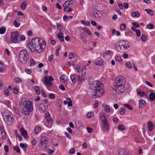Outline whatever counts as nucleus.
I'll use <instances>...</instances> for the list:
<instances>
[{"label": "nucleus", "mask_w": 155, "mask_h": 155, "mask_svg": "<svg viewBox=\"0 0 155 155\" xmlns=\"http://www.w3.org/2000/svg\"><path fill=\"white\" fill-rule=\"evenodd\" d=\"M32 44L28 43V46L32 51L40 53L45 50L46 43L42 39L35 38L32 40Z\"/></svg>", "instance_id": "nucleus-1"}, {"label": "nucleus", "mask_w": 155, "mask_h": 155, "mask_svg": "<svg viewBox=\"0 0 155 155\" xmlns=\"http://www.w3.org/2000/svg\"><path fill=\"white\" fill-rule=\"evenodd\" d=\"M94 94L92 95V97L94 98L101 97L104 94V85L103 84L98 81H96L94 84Z\"/></svg>", "instance_id": "nucleus-2"}, {"label": "nucleus", "mask_w": 155, "mask_h": 155, "mask_svg": "<svg viewBox=\"0 0 155 155\" xmlns=\"http://www.w3.org/2000/svg\"><path fill=\"white\" fill-rule=\"evenodd\" d=\"M19 104L20 105H22L23 113L26 115H29L33 110V107L30 101H21Z\"/></svg>", "instance_id": "nucleus-3"}, {"label": "nucleus", "mask_w": 155, "mask_h": 155, "mask_svg": "<svg viewBox=\"0 0 155 155\" xmlns=\"http://www.w3.org/2000/svg\"><path fill=\"white\" fill-rule=\"evenodd\" d=\"M131 48V44L128 41L125 40L121 41L119 42V45L116 46L117 50L122 53L125 52L126 50L130 49Z\"/></svg>", "instance_id": "nucleus-4"}, {"label": "nucleus", "mask_w": 155, "mask_h": 155, "mask_svg": "<svg viewBox=\"0 0 155 155\" xmlns=\"http://www.w3.org/2000/svg\"><path fill=\"white\" fill-rule=\"evenodd\" d=\"M3 117L6 124L10 125L13 123L14 119L12 116L11 113L9 111L7 110L5 111L3 113Z\"/></svg>", "instance_id": "nucleus-5"}, {"label": "nucleus", "mask_w": 155, "mask_h": 155, "mask_svg": "<svg viewBox=\"0 0 155 155\" xmlns=\"http://www.w3.org/2000/svg\"><path fill=\"white\" fill-rule=\"evenodd\" d=\"M19 59L20 61L22 63H25L29 58V56L27 51L23 49L19 53Z\"/></svg>", "instance_id": "nucleus-6"}, {"label": "nucleus", "mask_w": 155, "mask_h": 155, "mask_svg": "<svg viewBox=\"0 0 155 155\" xmlns=\"http://www.w3.org/2000/svg\"><path fill=\"white\" fill-rule=\"evenodd\" d=\"M124 84L120 83L118 81L113 83V89L118 93H122L125 90Z\"/></svg>", "instance_id": "nucleus-7"}, {"label": "nucleus", "mask_w": 155, "mask_h": 155, "mask_svg": "<svg viewBox=\"0 0 155 155\" xmlns=\"http://www.w3.org/2000/svg\"><path fill=\"white\" fill-rule=\"evenodd\" d=\"M101 120V127L104 131L107 132L109 128L108 123L104 115H101L100 116Z\"/></svg>", "instance_id": "nucleus-8"}, {"label": "nucleus", "mask_w": 155, "mask_h": 155, "mask_svg": "<svg viewBox=\"0 0 155 155\" xmlns=\"http://www.w3.org/2000/svg\"><path fill=\"white\" fill-rule=\"evenodd\" d=\"M20 35L18 31L12 32L11 35V41L14 43H19L20 41Z\"/></svg>", "instance_id": "nucleus-9"}, {"label": "nucleus", "mask_w": 155, "mask_h": 155, "mask_svg": "<svg viewBox=\"0 0 155 155\" xmlns=\"http://www.w3.org/2000/svg\"><path fill=\"white\" fill-rule=\"evenodd\" d=\"M44 78L45 82L49 86H51L52 83L51 81L54 80V78L51 76H50L49 78H48L47 76H46L44 77Z\"/></svg>", "instance_id": "nucleus-10"}, {"label": "nucleus", "mask_w": 155, "mask_h": 155, "mask_svg": "<svg viewBox=\"0 0 155 155\" xmlns=\"http://www.w3.org/2000/svg\"><path fill=\"white\" fill-rule=\"evenodd\" d=\"M85 75V72H84L82 74L81 76L78 75L77 76V79L79 84H81L82 82L84 81Z\"/></svg>", "instance_id": "nucleus-11"}, {"label": "nucleus", "mask_w": 155, "mask_h": 155, "mask_svg": "<svg viewBox=\"0 0 155 155\" xmlns=\"http://www.w3.org/2000/svg\"><path fill=\"white\" fill-rule=\"evenodd\" d=\"M48 107V104H44L41 103L39 105L38 109L41 113H44L46 111Z\"/></svg>", "instance_id": "nucleus-12"}, {"label": "nucleus", "mask_w": 155, "mask_h": 155, "mask_svg": "<svg viewBox=\"0 0 155 155\" xmlns=\"http://www.w3.org/2000/svg\"><path fill=\"white\" fill-rule=\"evenodd\" d=\"M45 118L46 121L50 125H51L53 123V120L51 117L50 114L48 113L45 114Z\"/></svg>", "instance_id": "nucleus-13"}, {"label": "nucleus", "mask_w": 155, "mask_h": 155, "mask_svg": "<svg viewBox=\"0 0 155 155\" xmlns=\"http://www.w3.org/2000/svg\"><path fill=\"white\" fill-rule=\"evenodd\" d=\"M117 81H118L120 83L125 84L124 78L121 76H118L117 77L115 82H117Z\"/></svg>", "instance_id": "nucleus-14"}, {"label": "nucleus", "mask_w": 155, "mask_h": 155, "mask_svg": "<svg viewBox=\"0 0 155 155\" xmlns=\"http://www.w3.org/2000/svg\"><path fill=\"white\" fill-rule=\"evenodd\" d=\"M20 131L22 133L23 136L25 138H26L28 137L26 131L25 130L23 127H21V128Z\"/></svg>", "instance_id": "nucleus-15"}, {"label": "nucleus", "mask_w": 155, "mask_h": 155, "mask_svg": "<svg viewBox=\"0 0 155 155\" xmlns=\"http://www.w3.org/2000/svg\"><path fill=\"white\" fill-rule=\"evenodd\" d=\"M5 67L2 62L0 61V72L3 73L5 72Z\"/></svg>", "instance_id": "nucleus-16"}, {"label": "nucleus", "mask_w": 155, "mask_h": 155, "mask_svg": "<svg viewBox=\"0 0 155 155\" xmlns=\"http://www.w3.org/2000/svg\"><path fill=\"white\" fill-rule=\"evenodd\" d=\"M146 104V102L144 100L142 99L139 101V107L142 108L144 107Z\"/></svg>", "instance_id": "nucleus-17"}, {"label": "nucleus", "mask_w": 155, "mask_h": 155, "mask_svg": "<svg viewBox=\"0 0 155 155\" xmlns=\"http://www.w3.org/2000/svg\"><path fill=\"white\" fill-rule=\"evenodd\" d=\"M39 141L40 142H47L48 143V138L45 136H41L40 137Z\"/></svg>", "instance_id": "nucleus-18"}, {"label": "nucleus", "mask_w": 155, "mask_h": 155, "mask_svg": "<svg viewBox=\"0 0 155 155\" xmlns=\"http://www.w3.org/2000/svg\"><path fill=\"white\" fill-rule=\"evenodd\" d=\"M94 63L96 65L102 66L103 64V61L101 59H99L96 60Z\"/></svg>", "instance_id": "nucleus-19"}, {"label": "nucleus", "mask_w": 155, "mask_h": 155, "mask_svg": "<svg viewBox=\"0 0 155 155\" xmlns=\"http://www.w3.org/2000/svg\"><path fill=\"white\" fill-rule=\"evenodd\" d=\"M94 15L95 17L96 18H100L102 16V14L100 12L98 11H94Z\"/></svg>", "instance_id": "nucleus-20"}, {"label": "nucleus", "mask_w": 155, "mask_h": 155, "mask_svg": "<svg viewBox=\"0 0 155 155\" xmlns=\"http://www.w3.org/2000/svg\"><path fill=\"white\" fill-rule=\"evenodd\" d=\"M102 107L103 108L104 110L107 113H108L110 111V107L106 105H103Z\"/></svg>", "instance_id": "nucleus-21"}, {"label": "nucleus", "mask_w": 155, "mask_h": 155, "mask_svg": "<svg viewBox=\"0 0 155 155\" xmlns=\"http://www.w3.org/2000/svg\"><path fill=\"white\" fill-rule=\"evenodd\" d=\"M148 127L149 131H151L153 129L154 127V124L151 121L148 122Z\"/></svg>", "instance_id": "nucleus-22"}, {"label": "nucleus", "mask_w": 155, "mask_h": 155, "mask_svg": "<svg viewBox=\"0 0 155 155\" xmlns=\"http://www.w3.org/2000/svg\"><path fill=\"white\" fill-rule=\"evenodd\" d=\"M71 79L72 83L74 84L76 82L77 79L75 78L74 74H71L70 76Z\"/></svg>", "instance_id": "nucleus-23"}, {"label": "nucleus", "mask_w": 155, "mask_h": 155, "mask_svg": "<svg viewBox=\"0 0 155 155\" xmlns=\"http://www.w3.org/2000/svg\"><path fill=\"white\" fill-rule=\"evenodd\" d=\"M34 89L35 93L37 95H39L40 94L41 91L39 87L38 86H35V87Z\"/></svg>", "instance_id": "nucleus-24"}, {"label": "nucleus", "mask_w": 155, "mask_h": 155, "mask_svg": "<svg viewBox=\"0 0 155 155\" xmlns=\"http://www.w3.org/2000/svg\"><path fill=\"white\" fill-rule=\"evenodd\" d=\"M48 143L47 142H41L40 144L41 147L42 148V149L45 150L47 148L46 146Z\"/></svg>", "instance_id": "nucleus-25"}, {"label": "nucleus", "mask_w": 155, "mask_h": 155, "mask_svg": "<svg viewBox=\"0 0 155 155\" xmlns=\"http://www.w3.org/2000/svg\"><path fill=\"white\" fill-rule=\"evenodd\" d=\"M131 16L134 17H138L140 16V14L139 13V12H138L137 11H136L135 12H133L131 13Z\"/></svg>", "instance_id": "nucleus-26"}, {"label": "nucleus", "mask_w": 155, "mask_h": 155, "mask_svg": "<svg viewBox=\"0 0 155 155\" xmlns=\"http://www.w3.org/2000/svg\"><path fill=\"white\" fill-rule=\"evenodd\" d=\"M41 130V128L40 127L37 126L35 127L34 129L35 134H37Z\"/></svg>", "instance_id": "nucleus-27"}, {"label": "nucleus", "mask_w": 155, "mask_h": 155, "mask_svg": "<svg viewBox=\"0 0 155 155\" xmlns=\"http://www.w3.org/2000/svg\"><path fill=\"white\" fill-rule=\"evenodd\" d=\"M137 93L138 95H140L141 96H143L145 92L143 91H141L139 89H137Z\"/></svg>", "instance_id": "nucleus-28"}, {"label": "nucleus", "mask_w": 155, "mask_h": 155, "mask_svg": "<svg viewBox=\"0 0 155 155\" xmlns=\"http://www.w3.org/2000/svg\"><path fill=\"white\" fill-rule=\"evenodd\" d=\"M115 60L119 62L120 63L122 62V60L121 57L120 56L117 55H116L115 57Z\"/></svg>", "instance_id": "nucleus-29"}, {"label": "nucleus", "mask_w": 155, "mask_h": 155, "mask_svg": "<svg viewBox=\"0 0 155 155\" xmlns=\"http://www.w3.org/2000/svg\"><path fill=\"white\" fill-rule=\"evenodd\" d=\"M20 147L22 148L23 150L25 151H26V148L27 147V144L26 143H21L20 144Z\"/></svg>", "instance_id": "nucleus-30"}, {"label": "nucleus", "mask_w": 155, "mask_h": 155, "mask_svg": "<svg viewBox=\"0 0 155 155\" xmlns=\"http://www.w3.org/2000/svg\"><path fill=\"white\" fill-rule=\"evenodd\" d=\"M73 2L72 0H69L68 1H65L64 3V5H66L68 7H69L70 5L73 4Z\"/></svg>", "instance_id": "nucleus-31"}, {"label": "nucleus", "mask_w": 155, "mask_h": 155, "mask_svg": "<svg viewBox=\"0 0 155 155\" xmlns=\"http://www.w3.org/2000/svg\"><path fill=\"white\" fill-rule=\"evenodd\" d=\"M145 10L147 12V13L150 15L152 16L154 15V12L152 10L150 9H145Z\"/></svg>", "instance_id": "nucleus-32"}, {"label": "nucleus", "mask_w": 155, "mask_h": 155, "mask_svg": "<svg viewBox=\"0 0 155 155\" xmlns=\"http://www.w3.org/2000/svg\"><path fill=\"white\" fill-rule=\"evenodd\" d=\"M149 98L151 101H153L155 98V95L153 92H151L149 96Z\"/></svg>", "instance_id": "nucleus-33"}, {"label": "nucleus", "mask_w": 155, "mask_h": 155, "mask_svg": "<svg viewBox=\"0 0 155 155\" xmlns=\"http://www.w3.org/2000/svg\"><path fill=\"white\" fill-rule=\"evenodd\" d=\"M83 30L87 33L88 35H91V33L90 31V30L86 28H83Z\"/></svg>", "instance_id": "nucleus-34"}, {"label": "nucleus", "mask_w": 155, "mask_h": 155, "mask_svg": "<svg viewBox=\"0 0 155 155\" xmlns=\"http://www.w3.org/2000/svg\"><path fill=\"white\" fill-rule=\"evenodd\" d=\"M147 39V37L144 34L142 35L141 37V39L143 42L145 41Z\"/></svg>", "instance_id": "nucleus-35"}, {"label": "nucleus", "mask_w": 155, "mask_h": 155, "mask_svg": "<svg viewBox=\"0 0 155 155\" xmlns=\"http://www.w3.org/2000/svg\"><path fill=\"white\" fill-rule=\"evenodd\" d=\"M118 129L121 131L124 130L125 129V127L124 125L122 124L119 125L118 126Z\"/></svg>", "instance_id": "nucleus-36"}, {"label": "nucleus", "mask_w": 155, "mask_h": 155, "mask_svg": "<svg viewBox=\"0 0 155 155\" xmlns=\"http://www.w3.org/2000/svg\"><path fill=\"white\" fill-rule=\"evenodd\" d=\"M14 81L16 83L21 82L22 81V79L16 77L14 79Z\"/></svg>", "instance_id": "nucleus-37"}, {"label": "nucleus", "mask_w": 155, "mask_h": 155, "mask_svg": "<svg viewBox=\"0 0 155 155\" xmlns=\"http://www.w3.org/2000/svg\"><path fill=\"white\" fill-rule=\"evenodd\" d=\"M125 109L124 107L121 108L119 110V112L121 115H123L125 113Z\"/></svg>", "instance_id": "nucleus-38"}, {"label": "nucleus", "mask_w": 155, "mask_h": 155, "mask_svg": "<svg viewBox=\"0 0 155 155\" xmlns=\"http://www.w3.org/2000/svg\"><path fill=\"white\" fill-rule=\"evenodd\" d=\"M14 149L18 153L20 152V150L19 147L17 146H14L13 147Z\"/></svg>", "instance_id": "nucleus-39"}, {"label": "nucleus", "mask_w": 155, "mask_h": 155, "mask_svg": "<svg viewBox=\"0 0 155 155\" xmlns=\"http://www.w3.org/2000/svg\"><path fill=\"white\" fill-rule=\"evenodd\" d=\"M68 105L69 106H71L72 105V102L70 98H68L67 99Z\"/></svg>", "instance_id": "nucleus-40"}, {"label": "nucleus", "mask_w": 155, "mask_h": 155, "mask_svg": "<svg viewBox=\"0 0 155 155\" xmlns=\"http://www.w3.org/2000/svg\"><path fill=\"white\" fill-rule=\"evenodd\" d=\"M6 29L5 27H3L0 28V34H3L5 32Z\"/></svg>", "instance_id": "nucleus-41"}, {"label": "nucleus", "mask_w": 155, "mask_h": 155, "mask_svg": "<svg viewBox=\"0 0 155 155\" xmlns=\"http://www.w3.org/2000/svg\"><path fill=\"white\" fill-rule=\"evenodd\" d=\"M87 116L88 118H92L94 117V114L92 112L88 113L87 114Z\"/></svg>", "instance_id": "nucleus-42"}, {"label": "nucleus", "mask_w": 155, "mask_h": 155, "mask_svg": "<svg viewBox=\"0 0 155 155\" xmlns=\"http://www.w3.org/2000/svg\"><path fill=\"white\" fill-rule=\"evenodd\" d=\"M17 130L15 131L16 137H18V140L19 141H21L22 140V138L20 135H19L17 133Z\"/></svg>", "instance_id": "nucleus-43"}, {"label": "nucleus", "mask_w": 155, "mask_h": 155, "mask_svg": "<svg viewBox=\"0 0 155 155\" xmlns=\"http://www.w3.org/2000/svg\"><path fill=\"white\" fill-rule=\"evenodd\" d=\"M14 24L16 27H18L20 25V24L19 23H18L16 20H15L14 21Z\"/></svg>", "instance_id": "nucleus-44"}, {"label": "nucleus", "mask_w": 155, "mask_h": 155, "mask_svg": "<svg viewBox=\"0 0 155 155\" xmlns=\"http://www.w3.org/2000/svg\"><path fill=\"white\" fill-rule=\"evenodd\" d=\"M26 3L24 2L21 4V7L23 9H25L26 8Z\"/></svg>", "instance_id": "nucleus-45"}, {"label": "nucleus", "mask_w": 155, "mask_h": 155, "mask_svg": "<svg viewBox=\"0 0 155 155\" xmlns=\"http://www.w3.org/2000/svg\"><path fill=\"white\" fill-rule=\"evenodd\" d=\"M124 106L127 108L128 109L130 110H132V108L131 106H130V105L128 104H124Z\"/></svg>", "instance_id": "nucleus-46"}, {"label": "nucleus", "mask_w": 155, "mask_h": 155, "mask_svg": "<svg viewBox=\"0 0 155 155\" xmlns=\"http://www.w3.org/2000/svg\"><path fill=\"white\" fill-rule=\"evenodd\" d=\"M120 28L121 30H124L126 28V26L125 24H123L120 25Z\"/></svg>", "instance_id": "nucleus-47"}, {"label": "nucleus", "mask_w": 155, "mask_h": 155, "mask_svg": "<svg viewBox=\"0 0 155 155\" xmlns=\"http://www.w3.org/2000/svg\"><path fill=\"white\" fill-rule=\"evenodd\" d=\"M110 51L107 50L105 51L103 54V57H104L106 55H109L110 54Z\"/></svg>", "instance_id": "nucleus-48"}, {"label": "nucleus", "mask_w": 155, "mask_h": 155, "mask_svg": "<svg viewBox=\"0 0 155 155\" xmlns=\"http://www.w3.org/2000/svg\"><path fill=\"white\" fill-rule=\"evenodd\" d=\"M126 67L129 68L131 69L132 68V65L130 62H128L126 63Z\"/></svg>", "instance_id": "nucleus-49"}, {"label": "nucleus", "mask_w": 155, "mask_h": 155, "mask_svg": "<svg viewBox=\"0 0 155 155\" xmlns=\"http://www.w3.org/2000/svg\"><path fill=\"white\" fill-rule=\"evenodd\" d=\"M13 92L15 94H17L19 92L18 89L17 87H15L13 89Z\"/></svg>", "instance_id": "nucleus-50"}, {"label": "nucleus", "mask_w": 155, "mask_h": 155, "mask_svg": "<svg viewBox=\"0 0 155 155\" xmlns=\"http://www.w3.org/2000/svg\"><path fill=\"white\" fill-rule=\"evenodd\" d=\"M133 25H134L135 27L137 28H139L140 27L139 24L137 22H134L132 23Z\"/></svg>", "instance_id": "nucleus-51"}, {"label": "nucleus", "mask_w": 155, "mask_h": 155, "mask_svg": "<svg viewBox=\"0 0 155 155\" xmlns=\"http://www.w3.org/2000/svg\"><path fill=\"white\" fill-rule=\"evenodd\" d=\"M147 28L149 29H152L153 28V26L151 24H149L147 26Z\"/></svg>", "instance_id": "nucleus-52"}, {"label": "nucleus", "mask_w": 155, "mask_h": 155, "mask_svg": "<svg viewBox=\"0 0 155 155\" xmlns=\"http://www.w3.org/2000/svg\"><path fill=\"white\" fill-rule=\"evenodd\" d=\"M74 54L73 53H70L69 55V59H72L73 57H74Z\"/></svg>", "instance_id": "nucleus-53"}, {"label": "nucleus", "mask_w": 155, "mask_h": 155, "mask_svg": "<svg viewBox=\"0 0 155 155\" xmlns=\"http://www.w3.org/2000/svg\"><path fill=\"white\" fill-rule=\"evenodd\" d=\"M75 152V150L74 148H72L70 149L69 151V153L71 154H74Z\"/></svg>", "instance_id": "nucleus-54"}, {"label": "nucleus", "mask_w": 155, "mask_h": 155, "mask_svg": "<svg viewBox=\"0 0 155 155\" xmlns=\"http://www.w3.org/2000/svg\"><path fill=\"white\" fill-rule=\"evenodd\" d=\"M1 133L3 138L4 139L6 137V134L5 130L4 131L1 132Z\"/></svg>", "instance_id": "nucleus-55"}, {"label": "nucleus", "mask_w": 155, "mask_h": 155, "mask_svg": "<svg viewBox=\"0 0 155 155\" xmlns=\"http://www.w3.org/2000/svg\"><path fill=\"white\" fill-rule=\"evenodd\" d=\"M49 96L50 98L52 100L54 99L55 97L54 95L52 93L50 94H49Z\"/></svg>", "instance_id": "nucleus-56"}, {"label": "nucleus", "mask_w": 155, "mask_h": 155, "mask_svg": "<svg viewBox=\"0 0 155 155\" xmlns=\"http://www.w3.org/2000/svg\"><path fill=\"white\" fill-rule=\"evenodd\" d=\"M13 110L15 112L18 114H20V112L18 110V109L15 107H14Z\"/></svg>", "instance_id": "nucleus-57"}, {"label": "nucleus", "mask_w": 155, "mask_h": 155, "mask_svg": "<svg viewBox=\"0 0 155 155\" xmlns=\"http://www.w3.org/2000/svg\"><path fill=\"white\" fill-rule=\"evenodd\" d=\"M135 31L136 32V35L138 37L140 36V30L139 29H137Z\"/></svg>", "instance_id": "nucleus-58"}, {"label": "nucleus", "mask_w": 155, "mask_h": 155, "mask_svg": "<svg viewBox=\"0 0 155 155\" xmlns=\"http://www.w3.org/2000/svg\"><path fill=\"white\" fill-rule=\"evenodd\" d=\"M145 83L148 86H149L151 87H153V86L152 84H151L149 81H145Z\"/></svg>", "instance_id": "nucleus-59"}, {"label": "nucleus", "mask_w": 155, "mask_h": 155, "mask_svg": "<svg viewBox=\"0 0 155 155\" xmlns=\"http://www.w3.org/2000/svg\"><path fill=\"white\" fill-rule=\"evenodd\" d=\"M87 129L89 133H91L92 132V129L91 127H87Z\"/></svg>", "instance_id": "nucleus-60"}, {"label": "nucleus", "mask_w": 155, "mask_h": 155, "mask_svg": "<svg viewBox=\"0 0 155 155\" xmlns=\"http://www.w3.org/2000/svg\"><path fill=\"white\" fill-rule=\"evenodd\" d=\"M59 88L62 91H64L65 90V88L64 86L62 84H61L59 85Z\"/></svg>", "instance_id": "nucleus-61"}, {"label": "nucleus", "mask_w": 155, "mask_h": 155, "mask_svg": "<svg viewBox=\"0 0 155 155\" xmlns=\"http://www.w3.org/2000/svg\"><path fill=\"white\" fill-rule=\"evenodd\" d=\"M8 145H6L4 147V149L5 151L6 152H8V151L9 150L8 148Z\"/></svg>", "instance_id": "nucleus-62"}, {"label": "nucleus", "mask_w": 155, "mask_h": 155, "mask_svg": "<svg viewBox=\"0 0 155 155\" xmlns=\"http://www.w3.org/2000/svg\"><path fill=\"white\" fill-rule=\"evenodd\" d=\"M53 59V55H50L48 57V61L49 62H51Z\"/></svg>", "instance_id": "nucleus-63"}, {"label": "nucleus", "mask_w": 155, "mask_h": 155, "mask_svg": "<svg viewBox=\"0 0 155 155\" xmlns=\"http://www.w3.org/2000/svg\"><path fill=\"white\" fill-rule=\"evenodd\" d=\"M48 152L49 154H51L54 153V151L49 148L48 149Z\"/></svg>", "instance_id": "nucleus-64"}]
</instances>
